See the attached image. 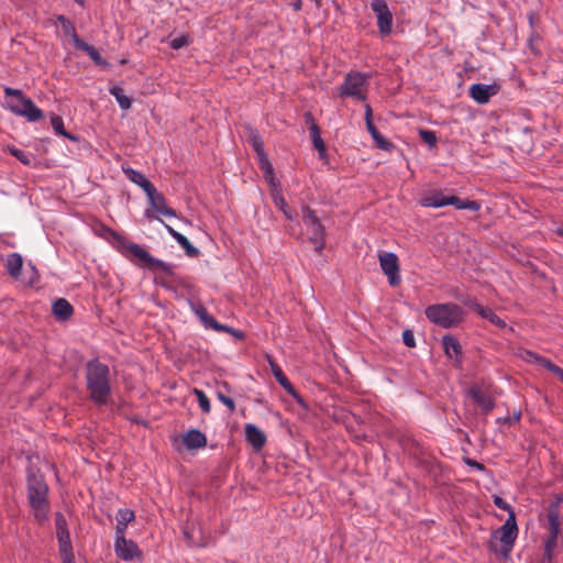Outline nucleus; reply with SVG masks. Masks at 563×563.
<instances>
[{"mask_svg": "<svg viewBox=\"0 0 563 563\" xmlns=\"http://www.w3.org/2000/svg\"><path fill=\"white\" fill-rule=\"evenodd\" d=\"M86 385L90 399L97 405H104L111 394L110 369L108 365L91 360L86 365Z\"/></svg>", "mask_w": 563, "mask_h": 563, "instance_id": "f257e3e1", "label": "nucleus"}, {"mask_svg": "<svg viewBox=\"0 0 563 563\" xmlns=\"http://www.w3.org/2000/svg\"><path fill=\"white\" fill-rule=\"evenodd\" d=\"M3 92V104L15 115L23 117L30 122H36L44 117L43 111L20 89L4 87Z\"/></svg>", "mask_w": 563, "mask_h": 563, "instance_id": "f03ea898", "label": "nucleus"}, {"mask_svg": "<svg viewBox=\"0 0 563 563\" xmlns=\"http://www.w3.org/2000/svg\"><path fill=\"white\" fill-rule=\"evenodd\" d=\"M48 487L42 476L32 474L27 478V497L36 521L43 522L48 518Z\"/></svg>", "mask_w": 563, "mask_h": 563, "instance_id": "7ed1b4c3", "label": "nucleus"}, {"mask_svg": "<svg viewBox=\"0 0 563 563\" xmlns=\"http://www.w3.org/2000/svg\"><path fill=\"white\" fill-rule=\"evenodd\" d=\"M426 317L432 323L449 329L459 325L463 321L464 311L453 302L435 303L427 307Z\"/></svg>", "mask_w": 563, "mask_h": 563, "instance_id": "20e7f679", "label": "nucleus"}, {"mask_svg": "<svg viewBox=\"0 0 563 563\" xmlns=\"http://www.w3.org/2000/svg\"><path fill=\"white\" fill-rule=\"evenodd\" d=\"M545 519L547 523L544 525V528L547 529L548 534L544 540L542 563H552L554 550L558 545V539L561 534L560 510L558 501L549 505Z\"/></svg>", "mask_w": 563, "mask_h": 563, "instance_id": "39448f33", "label": "nucleus"}, {"mask_svg": "<svg viewBox=\"0 0 563 563\" xmlns=\"http://www.w3.org/2000/svg\"><path fill=\"white\" fill-rule=\"evenodd\" d=\"M420 205L426 208L454 206L459 210L468 209L472 211H478L481 208V205L475 200H461L457 196H446L440 190L424 194L420 199Z\"/></svg>", "mask_w": 563, "mask_h": 563, "instance_id": "423d86ee", "label": "nucleus"}, {"mask_svg": "<svg viewBox=\"0 0 563 563\" xmlns=\"http://www.w3.org/2000/svg\"><path fill=\"white\" fill-rule=\"evenodd\" d=\"M371 75L366 73L352 71L349 73L341 86L339 87L340 96L343 98L351 97L357 100H366V91Z\"/></svg>", "mask_w": 563, "mask_h": 563, "instance_id": "0eeeda50", "label": "nucleus"}, {"mask_svg": "<svg viewBox=\"0 0 563 563\" xmlns=\"http://www.w3.org/2000/svg\"><path fill=\"white\" fill-rule=\"evenodd\" d=\"M302 222L307 228L308 240L313 244L317 253H321L324 249V228L321 224L316 212L309 207L302 208Z\"/></svg>", "mask_w": 563, "mask_h": 563, "instance_id": "6e6552de", "label": "nucleus"}, {"mask_svg": "<svg viewBox=\"0 0 563 563\" xmlns=\"http://www.w3.org/2000/svg\"><path fill=\"white\" fill-rule=\"evenodd\" d=\"M517 537L518 527L515 512L510 511L505 523L495 532V538L503 543V548L500 550L503 556L507 558L510 554Z\"/></svg>", "mask_w": 563, "mask_h": 563, "instance_id": "1a4fd4ad", "label": "nucleus"}, {"mask_svg": "<svg viewBox=\"0 0 563 563\" xmlns=\"http://www.w3.org/2000/svg\"><path fill=\"white\" fill-rule=\"evenodd\" d=\"M55 527L60 558L74 555L67 521L62 512H57L55 516Z\"/></svg>", "mask_w": 563, "mask_h": 563, "instance_id": "9d476101", "label": "nucleus"}, {"mask_svg": "<svg viewBox=\"0 0 563 563\" xmlns=\"http://www.w3.org/2000/svg\"><path fill=\"white\" fill-rule=\"evenodd\" d=\"M207 443L208 440L206 434L197 429L188 430L174 439V444L178 450L184 446L188 451H194L205 448Z\"/></svg>", "mask_w": 563, "mask_h": 563, "instance_id": "9b49d317", "label": "nucleus"}, {"mask_svg": "<svg viewBox=\"0 0 563 563\" xmlns=\"http://www.w3.org/2000/svg\"><path fill=\"white\" fill-rule=\"evenodd\" d=\"M371 8L376 14L377 26L383 35L391 32L393 27V13L389 10L385 0H372Z\"/></svg>", "mask_w": 563, "mask_h": 563, "instance_id": "f8f14e48", "label": "nucleus"}, {"mask_svg": "<svg viewBox=\"0 0 563 563\" xmlns=\"http://www.w3.org/2000/svg\"><path fill=\"white\" fill-rule=\"evenodd\" d=\"M114 552L115 555L124 562H131L142 556L137 544L132 540H128L124 536L115 537Z\"/></svg>", "mask_w": 563, "mask_h": 563, "instance_id": "ddd939ff", "label": "nucleus"}, {"mask_svg": "<svg viewBox=\"0 0 563 563\" xmlns=\"http://www.w3.org/2000/svg\"><path fill=\"white\" fill-rule=\"evenodd\" d=\"M380 268L388 277L391 286H397L400 283L399 263L395 253L386 252L378 255Z\"/></svg>", "mask_w": 563, "mask_h": 563, "instance_id": "4468645a", "label": "nucleus"}, {"mask_svg": "<svg viewBox=\"0 0 563 563\" xmlns=\"http://www.w3.org/2000/svg\"><path fill=\"white\" fill-rule=\"evenodd\" d=\"M129 251L134 257L139 258L143 263V266L150 269L161 272H169L170 269V266L167 263L158 258H154L146 250L137 244H131L129 246Z\"/></svg>", "mask_w": 563, "mask_h": 563, "instance_id": "2eb2a0df", "label": "nucleus"}, {"mask_svg": "<svg viewBox=\"0 0 563 563\" xmlns=\"http://www.w3.org/2000/svg\"><path fill=\"white\" fill-rule=\"evenodd\" d=\"M266 360L269 364L271 371L276 378V380L280 384V386L290 395L292 396L298 404H302V399L299 396V394L296 391L289 379L286 377V375L283 373L280 366L276 363V361L271 355H266Z\"/></svg>", "mask_w": 563, "mask_h": 563, "instance_id": "dca6fc26", "label": "nucleus"}, {"mask_svg": "<svg viewBox=\"0 0 563 563\" xmlns=\"http://www.w3.org/2000/svg\"><path fill=\"white\" fill-rule=\"evenodd\" d=\"M499 90L498 85L473 84L470 87V96L479 104H485L489 99L497 95Z\"/></svg>", "mask_w": 563, "mask_h": 563, "instance_id": "f3484780", "label": "nucleus"}, {"mask_svg": "<svg viewBox=\"0 0 563 563\" xmlns=\"http://www.w3.org/2000/svg\"><path fill=\"white\" fill-rule=\"evenodd\" d=\"M465 305L475 310L482 318L487 319L496 327H506V322L501 318H499L490 308L481 306L474 300H467L465 301Z\"/></svg>", "mask_w": 563, "mask_h": 563, "instance_id": "a211bd4d", "label": "nucleus"}, {"mask_svg": "<svg viewBox=\"0 0 563 563\" xmlns=\"http://www.w3.org/2000/svg\"><path fill=\"white\" fill-rule=\"evenodd\" d=\"M245 438L255 450H261L266 443L265 433L253 423L245 424Z\"/></svg>", "mask_w": 563, "mask_h": 563, "instance_id": "6ab92c4d", "label": "nucleus"}, {"mask_svg": "<svg viewBox=\"0 0 563 563\" xmlns=\"http://www.w3.org/2000/svg\"><path fill=\"white\" fill-rule=\"evenodd\" d=\"M75 47L86 52L97 66L101 68H108L110 66V64L100 55L99 51L95 46L86 43L81 38H76Z\"/></svg>", "mask_w": 563, "mask_h": 563, "instance_id": "aec40b11", "label": "nucleus"}, {"mask_svg": "<svg viewBox=\"0 0 563 563\" xmlns=\"http://www.w3.org/2000/svg\"><path fill=\"white\" fill-rule=\"evenodd\" d=\"M146 196L148 197L150 202L156 212L166 217L176 216V211L167 206L164 196L162 194H158L155 187L154 192Z\"/></svg>", "mask_w": 563, "mask_h": 563, "instance_id": "412c9836", "label": "nucleus"}, {"mask_svg": "<svg viewBox=\"0 0 563 563\" xmlns=\"http://www.w3.org/2000/svg\"><path fill=\"white\" fill-rule=\"evenodd\" d=\"M468 394L472 397V399L477 404V406L481 407L485 412H488L494 408L495 404L493 398L481 388L472 387L468 390Z\"/></svg>", "mask_w": 563, "mask_h": 563, "instance_id": "4be33fe9", "label": "nucleus"}, {"mask_svg": "<svg viewBox=\"0 0 563 563\" xmlns=\"http://www.w3.org/2000/svg\"><path fill=\"white\" fill-rule=\"evenodd\" d=\"M126 177L134 183L135 185L140 186L146 195H151L154 192V185L140 172L134 170L132 168L123 169Z\"/></svg>", "mask_w": 563, "mask_h": 563, "instance_id": "5701e85b", "label": "nucleus"}, {"mask_svg": "<svg viewBox=\"0 0 563 563\" xmlns=\"http://www.w3.org/2000/svg\"><path fill=\"white\" fill-rule=\"evenodd\" d=\"M135 518L134 511L129 508H121L117 514L115 537L124 536L128 525Z\"/></svg>", "mask_w": 563, "mask_h": 563, "instance_id": "b1692460", "label": "nucleus"}, {"mask_svg": "<svg viewBox=\"0 0 563 563\" xmlns=\"http://www.w3.org/2000/svg\"><path fill=\"white\" fill-rule=\"evenodd\" d=\"M306 121L310 123L309 131H310L313 146L322 155L325 152V144L320 136V130H319L318 125L314 123L312 115L310 113L306 114Z\"/></svg>", "mask_w": 563, "mask_h": 563, "instance_id": "393cba45", "label": "nucleus"}, {"mask_svg": "<svg viewBox=\"0 0 563 563\" xmlns=\"http://www.w3.org/2000/svg\"><path fill=\"white\" fill-rule=\"evenodd\" d=\"M73 306L64 298H58L53 303V313L60 320H67L73 314Z\"/></svg>", "mask_w": 563, "mask_h": 563, "instance_id": "a878e982", "label": "nucleus"}, {"mask_svg": "<svg viewBox=\"0 0 563 563\" xmlns=\"http://www.w3.org/2000/svg\"><path fill=\"white\" fill-rule=\"evenodd\" d=\"M445 354L450 358H457L461 355L462 347L460 342L452 335H444L442 338Z\"/></svg>", "mask_w": 563, "mask_h": 563, "instance_id": "bb28decb", "label": "nucleus"}, {"mask_svg": "<svg viewBox=\"0 0 563 563\" xmlns=\"http://www.w3.org/2000/svg\"><path fill=\"white\" fill-rule=\"evenodd\" d=\"M258 167L263 172L265 179L272 185L275 186V174L273 165L271 164L268 156L266 153L257 155Z\"/></svg>", "mask_w": 563, "mask_h": 563, "instance_id": "cd10ccee", "label": "nucleus"}, {"mask_svg": "<svg viewBox=\"0 0 563 563\" xmlns=\"http://www.w3.org/2000/svg\"><path fill=\"white\" fill-rule=\"evenodd\" d=\"M5 266H7L9 274L12 277H14V278L19 277L22 266H23L22 256L18 253L10 254L7 258Z\"/></svg>", "mask_w": 563, "mask_h": 563, "instance_id": "c85d7f7f", "label": "nucleus"}, {"mask_svg": "<svg viewBox=\"0 0 563 563\" xmlns=\"http://www.w3.org/2000/svg\"><path fill=\"white\" fill-rule=\"evenodd\" d=\"M213 331L228 333L232 338L233 342L242 341L245 338V333L243 331L222 324L216 319H213Z\"/></svg>", "mask_w": 563, "mask_h": 563, "instance_id": "c756f323", "label": "nucleus"}, {"mask_svg": "<svg viewBox=\"0 0 563 563\" xmlns=\"http://www.w3.org/2000/svg\"><path fill=\"white\" fill-rule=\"evenodd\" d=\"M367 131L371 133L378 148L388 151L393 147V144L387 141L376 129L372 120H368V124L366 125Z\"/></svg>", "mask_w": 563, "mask_h": 563, "instance_id": "7c9ffc66", "label": "nucleus"}, {"mask_svg": "<svg viewBox=\"0 0 563 563\" xmlns=\"http://www.w3.org/2000/svg\"><path fill=\"white\" fill-rule=\"evenodd\" d=\"M165 228L168 231V233L178 242V244L186 250L188 254L191 255L196 253V249L190 244L189 240L185 235L177 232L168 224H165Z\"/></svg>", "mask_w": 563, "mask_h": 563, "instance_id": "2f4dec72", "label": "nucleus"}, {"mask_svg": "<svg viewBox=\"0 0 563 563\" xmlns=\"http://www.w3.org/2000/svg\"><path fill=\"white\" fill-rule=\"evenodd\" d=\"M109 92L115 98L122 110H128L131 108V99L124 95V91L120 86H112L109 89Z\"/></svg>", "mask_w": 563, "mask_h": 563, "instance_id": "473e14b6", "label": "nucleus"}, {"mask_svg": "<svg viewBox=\"0 0 563 563\" xmlns=\"http://www.w3.org/2000/svg\"><path fill=\"white\" fill-rule=\"evenodd\" d=\"M247 142L255 151L256 155H261L265 153L264 142L262 136L257 131L250 129L247 132Z\"/></svg>", "mask_w": 563, "mask_h": 563, "instance_id": "72a5a7b5", "label": "nucleus"}, {"mask_svg": "<svg viewBox=\"0 0 563 563\" xmlns=\"http://www.w3.org/2000/svg\"><path fill=\"white\" fill-rule=\"evenodd\" d=\"M57 21L60 24L64 35L70 36L76 45V38H80L76 32L74 24L64 15H58Z\"/></svg>", "mask_w": 563, "mask_h": 563, "instance_id": "f704fd0d", "label": "nucleus"}, {"mask_svg": "<svg viewBox=\"0 0 563 563\" xmlns=\"http://www.w3.org/2000/svg\"><path fill=\"white\" fill-rule=\"evenodd\" d=\"M273 200L275 206L285 214V217L291 220L292 216L285 198L279 192H274Z\"/></svg>", "mask_w": 563, "mask_h": 563, "instance_id": "c9c22d12", "label": "nucleus"}, {"mask_svg": "<svg viewBox=\"0 0 563 563\" xmlns=\"http://www.w3.org/2000/svg\"><path fill=\"white\" fill-rule=\"evenodd\" d=\"M52 128L55 131L56 134L63 135L68 139H73L70 134H68L64 129V122L63 119L58 115H52L51 118Z\"/></svg>", "mask_w": 563, "mask_h": 563, "instance_id": "e433bc0d", "label": "nucleus"}, {"mask_svg": "<svg viewBox=\"0 0 563 563\" xmlns=\"http://www.w3.org/2000/svg\"><path fill=\"white\" fill-rule=\"evenodd\" d=\"M192 309L196 312L197 316L201 319L206 328H211V319L208 316V311L205 307L201 305H192Z\"/></svg>", "mask_w": 563, "mask_h": 563, "instance_id": "4c0bfd02", "label": "nucleus"}, {"mask_svg": "<svg viewBox=\"0 0 563 563\" xmlns=\"http://www.w3.org/2000/svg\"><path fill=\"white\" fill-rule=\"evenodd\" d=\"M419 135L421 140L427 143L430 147L435 146L437 144V135L434 131L431 130H420Z\"/></svg>", "mask_w": 563, "mask_h": 563, "instance_id": "58836bf2", "label": "nucleus"}, {"mask_svg": "<svg viewBox=\"0 0 563 563\" xmlns=\"http://www.w3.org/2000/svg\"><path fill=\"white\" fill-rule=\"evenodd\" d=\"M10 152H11V154L14 157H16L24 165H31V163H32V155L26 154L22 150H19V148H15V147L11 148Z\"/></svg>", "mask_w": 563, "mask_h": 563, "instance_id": "ea45409f", "label": "nucleus"}, {"mask_svg": "<svg viewBox=\"0 0 563 563\" xmlns=\"http://www.w3.org/2000/svg\"><path fill=\"white\" fill-rule=\"evenodd\" d=\"M217 397L224 406H227L230 412L234 411L235 404L231 397L225 396L221 390H217Z\"/></svg>", "mask_w": 563, "mask_h": 563, "instance_id": "a19ab883", "label": "nucleus"}, {"mask_svg": "<svg viewBox=\"0 0 563 563\" xmlns=\"http://www.w3.org/2000/svg\"><path fill=\"white\" fill-rule=\"evenodd\" d=\"M195 394L197 395V398H198L201 409L203 411L208 412L210 410V402H209V398L207 397V395L203 391L198 390V389H195Z\"/></svg>", "mask_w": 563, "mask_h": 563, "instance_id": "79ce46f5", "label": "nucleus"}, {"mask_svg": "<svg viewBox=\"0 0 563 563\" xmlns=\"http://www.w3.org/2000/svg\"><path fill=\"white\" fill-rule=\"evenodd\" d=\"M188 44V37L186 35H180L170 41V46L174 49H179Z\"/></svg>", "mask_w": 563, "mask_h": 563, "instance_id": "37998d69", "label": "nucleus"}, {"mask_svg": "<svg viewBox=\"0 0 563 563\" xmlns=\"http://www.w3.org/2000/svg\"><path fill=\"white\" fill-rule=\"evenodd\" d=\"M402 341L408 347H413L416 345L413 332L411 330H405L402 332Z\"/></svg>", "mask_w": 563, "mask_h": 563, "instance_id": "c03bdc74", "label": "nucleus"}, {"mask_svg": "<svg viewBox=\"0 0 563 563\" xmlns=\"http://www.w3.org/2000/svg\"><path fill=\"white\" fill-rule=\"evenodd\" d=\"M521 357H522V360H525L528 363H537V364H538L539 358H540L539 355H537L536 353H533L531 351H528V350H525L521 353Z\"/></svg>", "mask_w": 563, "mask_h": 563, "instance_id": "a18cd8bd", "label": "nucleus"}, {"mask_svg": "<svg viewBox=\"0 0 563 563\" xmlns=\"http://www.w3.org/2000/svg\"><path fill=\"white\" fill-rule=\"evenodd\" d=\"M521 357H522V360H525L528 363H537V364H538L539 358H540L539 355H537L536 353H533L531 351H528V350H525L521 353Z\"/></svg>", "mask_w": 563, "mask_h": 563, "instance_id": "49530a36", "label": "nucleus"}, {"mask_svg": "<svg viewBox=\"0 0 563 563\" xmlns=\"http://www.w3.org/2000/svg\"><path fill=\"white\" fill-rule=\"evenodd\" d=\"M520 417H521V413L518 412V413H515L512 417L510 416H507L505 418H498L497 419V422H503V423H507V424H512V423H516L520 420Z\"/></svg>", "mask_w": 563, "mask_h": 563, "instance_id": "de8ad7c7", "label": "nucleus"}, {"mask_svg": "<svg viewBox=\"0 0 563 563\" xmlns=\"http://www.w3.org/2000/svg\"><path fill=\"white\" fill-rule=\"evenodd\" d=\"M494 503L499 509L508 510L509 512L512 511L510 506L501 497H495Z\"/></svg>", "mask_w": 563, "mask_h": 563, "instance_id": "09e8293b", "label": "nucleus"}, {"mask_svg": "<svg viewBox=\"0 0 563 563\" xmlns=\"http://www.w3.org/2000/svg\"><path fill=\"white\" fill-rule=\"evenodd\" d=\"M538 364L543 366L544 368L549 369L551 373H552V368L556 367V365L553 364L550 360L544 358L542 356H540Z\"/></svg>", "mask_w": 563, "mask_h": 563, "instance_id": "8fccbe9b", "label": "nucleus"}, {"mask_svg": "<svg viewBox=\"0 0 563 563\" xmlns=\"http://www.w3.org/2000/svg\"><path fill=\"white\" fill-rule=\"evenodd\" d=\"M368 120H372V108L369 104L365 106V122L368 124Z\"/></svg>", "mask_w": 563, "mask_h": 563, "instance_id": "3c124183", "label": "nucleus"}, {"mask_svg": "<svg viewBox=\"0 0 563 563\" xmlns=\"http://www.w3.org/2000/svg\"><path fill=\"white\" fill-rule=\"evenodd\" d=\"M552 373L555 374L563 383V369L561 367L556 366L555 368H552Z\"/></svg>", "mask_w": 563, "mask_h": 563, "instance_id": "603ef678", "label": "nucleus"}, {"mask_svg": "<svg viewBox=\"0 0 563 563\" xmlns=\"http://www.w3.org/2000/svg\"><path fill=\"white\" fill-rule=\"evenodd\" d=\"M62 561H63V563H75V556L74 555L63 556Z\"/></svg>", "mask_w": 563, "mask_h": 563, "instance_id": "864d4df0", "label": "nucleus"}, {"mask_svg": "<svg viewBox=\"0 0 563 563\" xmlns=\"http://www.w3.org/2000/svg\"><path fill=\"white\" fill-rule=\"evenodd\" d=\"M192 543L200 547H206L208 544L206 540L196 541L195 539L192 540Z\"/></svg>", "mask_w": 563, "mask_h": 563, "instance_id": "5fc2aeb1", "label": "nucleus"}, {"mask_svg": "<svg viewBox=\"0 0 563 563\" xmlns=\"http://www.w3.org/2000/svg\"><path fill=\"white\" fill-rule=\"evenodd\" d=\"M529 23L531 26H533V23H534V14L533 13L529 14Z\"/></svg>", "mask_w": 563, "mask_h": 563, "instance_id": "6e6d98bb", "label": "nucleus"}, {"mask_svg": "<svg viewBox=\"0 0 563 563\" xmlns=\"http://www.w3.org/2000/svg\"><path fill=\"white\" fill-rule=\"evenodd\" d=\"M313 1H314L316 5H317L318 8H321V5H322V0H313Z\"/></svg>", "mask_w": 563, "mask_h": 563, "instance_id": "4d7b16f0", "label": "nucleus"}, {"mask_svg": "<svg viewBox=\"0 0 563 563\" xmlns=\"http://www.w3.org/2000/svg\"><path fill=\"white\" fill-rule=\"evenodd\" d=\"M295 8L297 10H300V8H301V1L300 0H298V2L296 3Z\"/></svg>", "mask_w": 563, "mask_h": 563, "instance_id": "13d9d810", "label": "nucleus"}, {"mask_svg": "<svg viewBox=\"0 0 563 563\" xmlns=\"http://www.w3.org/2000/svg\"><path fill=\"white\" fill-rule=\"evenodd\" d=\"M556 233L561 236H563V229H558Z\"/></svg>", "mask_w": 563, "mask_h": 563, "instance_id": "bf43d9fd", "label": "nucleus"}, {"mask_svg": "<svg viewBox=\"0 0 563 563\" xmlns=\"http://www.w3.org/2000/svg\"><path fill=\"white\" fill-rule=\"evenodd\" d=\"M474 465H476V467H478V468H481V470L483 468V465H481V464H479V463H477V462H474Z\"/></svg>", "mask_w": 563, "mask_h": 563, "instance_id": "052dcab7", "label": "nucleus"}, {"mask_svg": "<svg viewBox=\"0 0 563 563\" xmlns=\"http://www.w3.org/2000/svg\"><path fill=\"white\" fill-rule=\"evenodd\" d=\"M78 4L84 5V0H75Z\"/></svg>", "mask_w": 563, "mask_h": 563, "instance_id": "680f3d73", "label": "nucleus"}, {"mask_svg": "<svg viewBox=\"0 0 563 563\" xmlns=\"http://www.w3.org/2000/svg\"><path fill=\"white\" fill-rule=\"evenodd\" d=\"M187 534L189 536V533H187ZM194 534H195V529H194V530H191L190 538H192V539H194Z\"/></svg>", "mask_w": 563, "mask_h": 563, "instance_id": "e2e57ef3", "label": "nucleus"}]
</instances>
